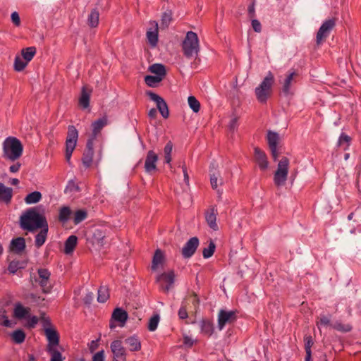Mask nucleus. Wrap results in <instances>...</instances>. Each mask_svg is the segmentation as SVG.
<instances>
[{
  "label": "nucleus",
  "mask_w": 361,
  "mask_h": 361,
  "mask_svg": "<svg viewBox=\"0 0 361 361\" xmlns=\"http://www.w3.org/2000/svg\"><path fill=\"white\" fill-rule=\"evenodd\" d=\"M192 305H194L195 308H196L200 302L199 298H197V295L195 293H192L191 295H190L188 298Z\"/></svg>",
  "instance_id": "obj_62"
},
{
  "label": "nucleus",
  "mask_w": 361,
  "mask_h": 361,
  "mask_svg": "<svg viewBox=\"0 0 361 361\" xmlns=\"http://www.w3.org/2000/svg\"><path fill=\"white\" fill-rule=\"evenodd\" d=\"M43 327L47 340V350L50 355V361H64L65 357L59 350L60 346L58 332L47 320L44 321Z\"/></svg>",
  "instance_id": "obj_1"
},
{
  "label": "nucleus",
  "mask_w": 361,
  "mask_h": 361,
  "mask_svg": "<svg viewBox=\"0 0 361 361\" xmlns=\"http://www.w3.org/2000/svg\"><path fill=\"white\" fill-rule=\"evenodd\" d=\"M98 346H99V340L92 341L88 344V348H89L90 353H93L94 350H96L97 349Z\"/></svg>",
  "instance_id": "obj_63"
},
{
  "label": "nucleus",
  "mask_w": 361,
  "mask_h": 361,
  "mask_svg": "<svg viewBox=\"0 0 361 361\" xmlns=\"http://www.w3.org/2000/svg\"><path fill=\"white\" fill-rule=\"evenodd\" d=\"M174 278H175L174 272L173 271H170L167 273H163V274H160L159 276H158L157 278V281H160L163 280V281H166V283H168V285L166 286H164L163 285H161V288L165 292H168L170 288L172 286V285L174 283Z\"/></svg>",
  "instance_id": "obj_19"
},
{
  "label": "nucleus",
  "mask_w": 361,
  "mask_h": 361,
  "mask_svg": "<svg viewBox=\"0 0 361 361\" xmlns=\"http://www.w3.org/2000/svg\"><path fill=\"white\" fill-rule=\"evenodd\" d=\"M114 327L116 326V323L118 324V326L120 327H123L128 319V312L121 308L116 307L114 308Z\"/></svg>",
  "instance_id": "obj_16"
},
{
  "label": "nucleus",
  "mask_w": 361,
  "mask_h": 361,
  "mask_svg": "<svg viewBox=\"0 0 361 361\" xmlns=\"http://www.w3.org/2000/svg\"><path fill=\"white\" fill-rule=\"evenodd\" d=\"M21 165L19 163H16L15 164H13L11 165L10 167H9V171L11 172V173H16L19 171Z\"/></svg>",
  "instance_id": "obj_64"
},
{
  "label": "nucleus",
  "mask_w": 361,
  "mask_h": 361,
  "mask_svg": "<svg viewBox=\"0 0 361 361\" xmlns=\"http://www.w3.org/2000/svg\"><path fill=\"white\" fill-rule=\"evenodd\" d=\"M109 297V290L105 286H102L98 290L97 300L99 302H105Z\"/></svg>",
  "instance_id": "obj_46"
},
{
  "label": "nucleus",
  "mask_w": 361,
  "mask_h": 361,
  "mask_svg": "<svg viewBox=\"0 0 361 361\" xmlns=\"http://www.w3.org/2000/svg\"><path fill=\"white\" fill-rule=\"evenodd\" d=\"M92 89L87 86H83L81 90V93L78 99L79 105L83 109L90 107V100L92 94Z\"/></svg>",
  "instance_id": "obj_15"
},
{
  "label": "nucleus",
  "mask_w": 361,
  "mask_h": 361,
  "mask_svg": "<svg viewBox=\"0 0 361 361\" xmlns=\"http://www.w3.org/2000/svg\"><path fill=\"white\" fill-rule=\"evenodd\" d=\"M188 102L190 108L195 113H197L200 109V103L194 96H190L188 98Z\"/></svg>",
  "instance_id": "obj_47"
},
{
  "label": "nucleus",
  "mask_w": 361,
  "mask_h": 361,
  "mask_svg": "<svg viewBox=\"0 0 361 361\" xmlns=\"http://www.w3.org/2000/svg\"><path fill=\"white\" fill-rule=\"evenodd\" d=\"M350 142V137L346 134L342 133L338 140V145L341 146L343 144H345L344 149H346L349 146Z\"/></svg>",
  "instance_id": "obj_53"
},
{
  "label": "nucleus",
  "mask_w": 361,
  "mask_h": 361,
  "mask_svg": "<svg viewBox=\"0 0 361 361\" xmlns=\"http://www.w3.org/2000/svg\"><path fill=\"white\" fill-rule=\"evenodd\" d=\"M164 78L158 75H146L145 77V82L149 86L154 87L163 80Z\"/></svg>",
  "instance_id": "obj_39"
},
{
  "label": "nucleus",
  "mask_w": 361,
  "mask_h": 361,
  "mask_svg": "<svg viewBox=\"0 0 361 361\" xmlns=\"http://www.w3.org/2000/svg\"><path fill=\"white\" fill-rule=\"evenodd\" d=\"M305 342V350L306 353L305 358H307V361L311 360L312 357V350L311 348L314 344L313 339L311 336H305L304 337Z\"/></svg>",
  "instance_id": "obj_37"
},
{
  "label": "nucleus",
  "mask_w": 361,
  "mask_h": 361,
  "mask_svg": "<svg viewBox=\"0 0 361 361\" xmlns=\"http://www.w3.org/2000/svg\"><path fill=\"white\" fill-rule=\"evenodd\" d=\"M275 79L273 73L269 71L262 82L255 88V93L257 101L265 104L272 92V86Z\"/></svg>",
  "instance_id": "obj_4"
},
{
  "label": "nucleus",
  "mask_w": 361,
  "mask_h": 361,
  "mask_svg": "<svg viewBox=\"0 0 361 361\" xmlns=\"http://www.w3.org/2000/svg\"><path fill=\"white\" fill-rule=\"evenodd\" d=\"M99 23V13L96 10L92 11L88 16L89 25L94 27L98 25Z\"/></svg>",
  "instance_id": "obj_50"
},
{
  "label": "nucleus",
  "mask_w": 361,
  "mask_h": 361,
  "mask_svg": "<svg viewBox=\"0 0 361 361\" xmlns=\"http://www.w3.org/2000/svg\"><path fill=\"white\" fill-rule=\"evenodd\" d=\"M267 138L273 159L276 161L280 154L279 151L280 143L279 135L276 132L269 130Z\"/></svg>",
  "instance_id": "obj_9"
},
{
  "label": "nucleus",
  "mask_w": 361,
  "mask_h": 361,
  "mask_svg": "<svg viewBox=\"0 0 361 361\" xmlns=\"http://www.w3.org/2000/svg\"><path fill=\"white\" fill-rule=\"evenodd\" d=\"M28 64V63L24 60L23 57L16 56L14 61V69L16 71H23Z\"/></svg>",
  "instance_id": "obj_43"
},
{
  "label": "nucleus",
  "mask_w": 361,
  "mask_h": 361,
  "mask_svg": "<svg viewBox=\"0 0 361 361\" xmlns=\"http://www.w3.org/2000/svg\"><path fill=\"white\" fill-rule=\"evenodd\" d=\"M78 244V237L74 235H70L64 243L63 252L66 255H73Z\"/></svg>",
  "instance_id": "obj_21"
},
{
  "label": "nucleus",
  "mask_w": 361,
  "mask_h": 361,
  "mask_svg": "<svg viewBox=\"0 0 361 361\" xmlns=\"http://www.w3.org/2000/svg\"><path fill=\"white\" fill-rule=\"evenodd\" d=\"M36 53V49L34 47H30L22 50V56L27 63L30 61Z\"/></svg>",
  "instance_id": "obj_40"
},
{
  "label": "nucleus",
  "mask_w": 361,
  "mask_h": 361,
  "mask_svg": "<svg viewBox=\"0 0 361 361\" xmlns=\"http://www.w3.org/2000/svg\"><path fill=\"white\" fill-rule=\"evenodd\" d=\"M78 140V131L73 126L68 127L67 136L65 142V158L68 164H71L72 154L76 147Z\"/></svg>",
  "instance_id": "obj_6"
},
{
  "label": "nucleus",
  "mask_w": 361,
  "mask_h": 361,
  "mask_svg": "<svg viewBox=\"0 0 361 361\" xmlns=\"http://www.w3.org/2000/svg\"><path fill=\"white\" fill-rule=\"evenodd\" d=\"M22 267L20 264V262L18 261H12L9 263L8 267V271L9 273L14 274L17 272V271L21 269Z\"/></svg>",
  "instance_id": "obj_52"
},
{
  "label": "nucleus",
  "mask_w": 361,
  "mask_h": 361,
  "mask_svg": "<svg viewBox=\"0 0 361 361\" xmlns=\"http://www.w3.org/2000/svg\"><path fill=\"white\" fill-rule=\"evenodd\" d=\"M164 261V255L160 249L156 250L152 259V269L155 271Z\"/></svg>",
  "instance_id": "obj_31"
},
{
  "label": "nucleus",
  "mask_w": 361,
  "mask_h": 361,
  "mask_svg": "<svg viewBox=\"0 0 361 361\" xmlns=\"http://www.w3.org/2000/svg\"><path fill=\"white\" fill-rule=\"evenodd\" d=\"M172 149H173V144L171 142L169 141V142H167V144L166 145V146L164 147V161L166 164H171V161L172 160V158H171Z\"/></svg>",
  "instance_id": "obj_45"
},
{
  "label": "nucleus",
  "mask_w": 361,
  "mask_h": 361,
  "mask_svg": "<svg viewBox=\"0 0 361 361\" xmlns=\"http://www.w3.org/2000/svg\"><path fill=\"white\" fill-rule=\"evenodd\" d=\"M72 214L71 208L68 206H63L59 209V219L63 223L67 222Z\"/></svg>",
  "instance_id": "obj_36"
},
{
  "label": "nucleus",
  "mask_w": 361,
  "mask_h": 361,
  "mask_svg": "<svg viewBox=\"0 0 361 361\" xmlns=\"http://www.w3.org/2000/svg\"><path fill=\"white\" fill-rule=\"evenodd\" d=\"M104 238V233L100 229H95L92 233V236L91 238V242L92 244H96L97 245H102L103 240Z\"/></svg>",
  "instance_id": "obj_35"
},
{
  "label": "nucleus",
  "mask_w": 361,
  "mask_h": 361,
  "mask_svg": "<svg viewBox=\"0 0 361 361\" xmlns=\"http://www.w3.org/2000/svg\"><path fill=\"white\" fill-rule=\"evenodd\" d=\"M39 229V233L35 236V245L37 247H39L44 244L47 237L49 226L48 225H45V226L42 227Z\"/></svg>",
  "instance_id": "obj_28"
},
{
  "label": "nucleus",
  "mask_w": 361,
  "mask_h": 361,
  "mask_svg": "<svg viewBox=\"0 0 361 361\" xmlns=\"http://www.w3.org/2000/svg\"><path fill=\"white\" fill-rule=\"evenodd\" d=\"M201 334L207 337H210L214 331V327L213 322L209 319H202L200 323Z\"/></svg>",
  "instance_id": "obj_20"
},
{
  "label": "nucleus",
  "mask_w": 361,
  "mask_h": 361,
  "mask_svg": "<svg viewBox=\"0 0 361 361\" xmlns=\"http://www.w3.org/2000/svg\"><path fill=\"white\" fill-rule=\"evenodd\" d=\"M199 245V240L197 237L191 238L182 248V255L185 258L192 257Z\"/></svg>",
  "instance_id": "obj_14"
},
{
  "label": "nucleus",
  "mask_w": 361,
  "mask_h": 361,
  "mask_svg": "<svg viewBox=\"0 0 361 361\" xmlns=\"http://www.w3.org/2000/svg\"><path fill=\"white\" fill-rule=\"evenodd\" d=\"M20 226L30 232H34L48 225L45 216L37 208H30L25 211L20 219Z\"/></svg>",
  "instance_id": "obj_2"
},
{
  "label": "nucleus",
  "mask_w": 361,
  "mask_h": 361,
  "mask_svg": "<svg viewBox=\"0 0 361 361\" xmlns=\"http://www.w3.org/2000/svg\"><path fill=\"white\" fill-rule=\"evenodd\" d=\"M149 71L162 78L166 75L165 66L161 63H154L149 67Z\"/></svg>",
  "instance_id": "obj_33"
},
{
  "label": "nucleus",
  "mask_w": 361,
  "mask_h": 361,
  "mask_svg": "<svg viewBox=\"0 0 361 361\" xmlns=\"http://www.w3.org/2000/svg\"><path fill=\"white\" fill-rule=\"evenodd\" d=\"M125 343L130 351H139L141 349V343L135 336L128 338Z\"/></svg>",
  "instance_id": "obj_32"
},
{
  "label": "nucleus",
  "mask_w": 361,
  "mask_h": 361,
  "mask_svg": "<svg viewBox=\"0 0 361 361\" xmlns=\"http://www.w3.org/2000/svg\"><path fill=\"white\" fill-rule=\"evenodd\" d=\"M219 176V173H213L210 176V182L213 189H216L218 187V178Z\"/></svg>",
  "instance_id": "obj_57"
},
{
  "label": "nucleus",
  "mask_w": 361,
  "mask_h": 361,
  "mask_svg": "<svg viewBox=\"0 0 361 361\" xmlns=\"http://www.w3.org/2000/svg\"><path fill=\"white\" fill-rule=\"evenodd\" d=\"M25 319L27 320L26 326L30 328L34 327L38 322V319L36 316H30L29 314L28 317Z\"/></svg>",
  "instance_id": "obj_56"
},
{
  "label": "nucleus",
  "mask_w": 361,
  "mask_h": 361,
  "mask_svg": "<svg viewBox=\"0 0 361 361\" xmlns=\"http://www.w3.org/2000/svg\"><path fill=\"white\" fill-rule=\"evenodd\" d=\"M30 314V309L23 306L21 304H16L13 309V315L16 318L19 319H25L28 317Z\"/></svg>",
  "instance_id": "obj_26"
},
{
  "label": "nucleus",
  "mask_w": 361,
  "mask_h": 361,
  "mask_svg": "<svg viewBox=\"0 0 361 361\" xmlns=\"http://www.w3.org/2000/svg\"><path fill=\"white\" fill-rule=\"evenodd\" d=\"M289 159L283 157L278 163L277 169L274 175V182L277 187L285 185L288 173Z\"/></svg>",
  "instance_id": "obj_7"
},
{
  "label": "nucleus",
  "mask_w": 361,
  "mask_h": 361,
  "mask_svg": "<svg viewBox=\"0 0 361 361\" xmlns=\"http://www.w3.org/2000/svg\"><path fill=\"white\" fill-rule=\"evenodd\" d=\"M11 18L12 22L16 26L20 25V16H19L18 13L16 11H14V12H13L11 13Z\"/></svg>",
  "instance_id": "obj_61"
},
{
  "label": "nucleus",
  "mask_w": 361,
  "mask_h": 361,
  "mask_svg": "<svg viewBox=\"0 0 361 361\" xmlns=\"http://www.w3.org/2000/svg\"><path fill=\"white\" fill-rule=\"evenodd\" d=\"M146 94L149 97V98L151 100L156 103L157 108L159 111L161 115L164 118H167L169 116V110L168 108V105L166 102L164 101V99L159 95L151 91L147 92Z\"/></svg>",
  "instance_id": "obj_11"
},
{
  "label": "nucleus",
  "mask_w": 361,
  "mask_h": 361,
  "mask_svg": "<svg viewBox=\"0 0 361 361\" xmlns=\"http://www.w3.org/2000/svg\"><path fill=\"white\" fill-rule=\"evenodd\" d=\"M330 325L332 326L330 319L324 315L322 316L319 318V320L317 322V326L318 328H319L320 326H327Z\"/></svg>",
  "instance_id": "obj_54"
},
{
  "label": "nucleus",
  "mask_w": 361,
  "mask_h": 361,
  "mask_svg": "<svg viewBox=\"0 0 361 361\" xmlns=\"http://www.w3.org/2000/svg\"><path fill=\"white\" fill-rule=\"evenodd\" d=\"M238 118L235 117L231 118V120L230 121L229 124H228V128H229L230 131L234 132L238 128Z\"/></svg>",
  "instance_id": "obj_58"
},
{
  "label": "nucleus",
  "mask_w": 361,
  "mask_h": 361,
  "mask_svg": "<svg viewBox=\"0 0 361 361\" xmlns=\"http://www.w3.org/2000/svg\"><path fill=\"white\" fill-rule=\"evenodd\" d=\"M11 336L13 339V341L18 344L22 343L25 338V334L21 329H18L14 331L11 334Z\"/></svg>",
  "instance_id": "obj_42"
},
{
  "label": "nucleus",
  "mask_w": 361,
  "mask_h": 361,
  "mask_svg": "<svg viewBox=\"0 0 361 361\" xmlns=\"http://www.w3.org/2000/svg\"><path fill=\"white\" fill-rule=\"evenodd\" d=\"M172 21V12L169 11L164 12L161 16V27L167 28Z\"/></svg>",
  "instance_id": "obj_41"
},
{
  "label": "nucleus",
  "mask_w": 361,
  "mask_h": 361,
  "mask_svg": "<svg viewBox=\"0 0 361 361\" xmlns=\"http://www.w3.org/2000/svg\"><path fill=\"white\" fill-rule=\"evenodd\" d=\"M25 247V242L23 238H17L13 239L11 242L10 248L12 251L19 253L22 252Z\"/></svg>",
  "instance_id": "obj_29"
},
{
  "label": "nucleus",
  "mask_w": 361,
  "mask_h": 361,
  "mask_svg": "<svg viewBox=\"0 0 361 361\" xmlns=\"http://www.w3.org/2000/svg\"><path fill=\"white\" fill-rule=\"evenodd\" d=\"M42 193L39 191H34L27 194L25 197V202L27 204H33L39 202L42 200Z\"/></svg>",
  "instance_id": "obj_34"
},
{
  "label": "nucleus",
  "mask_w": 361,
  "mask_h": 361,
  "mask_svg": "<svg viewBox=\"0 0 361 361\" xmlns=\"http://www.w3.org/2000/svg\"><path fill=\"white\" fill-rule=\"evenodd\" d=\"M298 75V73L295 71L290 73L285 78L283 82L282 92L284 95L288 96L292 94L290 91V87L293 82V79Z\"/></svg>",
  "instance_id": "obj_24"
},
{
  "label": "nucleus",
  "mask_w": 361,
  "mask_h": 361,
  "mask_svg": "<svg viewBox=\"0 0 361 361\" xmlns=\"http://www.w3.org/2000/svg\"><path fill=\"white\" fill-rule=\"evenodd\" d=\"M158 155L152 150H149L146 156L145 161V171L147 173H153L157 171V162Z\"/></svg>",
  "instance_id": "obj_12"
},
{
  "label": "nucleus",
  "mask_w": 361,
  "mask_h": 361,
  "mask_svg": "<svg viewBox=\"0 0 361 361\" xmlns=\"http://www.w3.org/2000/svg\"><path fill=\"white\" fill-rule=\"evenodd\" d=\"M254 154L255 161L260 169L262 171L266 170L269 164L266 154L258 147L255 148Z\"/></svg>",
  "instance_id": "obj_17"
},
{
  "label": "nucleus",
  "mask_w": 361,
  "mask_h": 361,
  "mask_svg": "<svg viewBox=\"0 0 361 361\" xmlns=\"http://www.w3.org/2000/svg\"><path fill=\"white\" fill-rule=\"evenodd\" d=\"M114 361H126V349L120 341H114Z\"/></svg>",
  "instance_id": "obj_23"
},
{
  "label": "nucleus",
  "mask_w": 361,
  "mask_h": 361,
  "mask_svg": "<svg viewBox=\"0 0 361 361\" xmlns=\"http://www.w3.org/2000/svg\"><path fill=\"white\" fill-rule=\"evenodd\" d=\"M23 145L16 137L9 136L2 142V157L7 160L14 161L23 154Z\"/></svg>",
  "instance_id": "obj_3"
},
{
  "label": "nucleus",
  "mask_w": 361,
  "mask_h": 361,
  "mask_svg": "<svg viewBox=\"0 0 361 361\" xmlns=\"http://www.w3.org/2000/svg\"><path fill=\"white\" fill-rule=\"evenodd\" d=\"M38 275L39 279H36V281L39 283L44 292H48L49 290L48 286L49 279L50 277L49 271L44 269H39L38 270Z\"/></svg>",
  "instance_id": "obj_18"
},
{
  "label": "nucleus",
  "mask_w": 361,
  "mask_h": 361,
  "mask_svg": "<svg viewBox=\"0 0 361 361\" xmlns=\"http://www.w3.org/2000/svg\"><path fill=\"white\" fill-rule=\"evenodd\" d=\"M215 243L211 240L207 247L204 248L202 250V255L204 258L207 259L212 257L215 251Z\"/></svg>",
  "instance_id": "obj_49"
},
{
  "label": "nucleus",
  "mask_w": 361,
  "mask_h": 361,
  "mask_svg": "<svg viewBox=\"0 0 361 361\" xmlns=\"http://www.w3.org/2000/svg\"><path fill=\"white\" fill-rule=\"evenodd\" d=\"M16 323L8 319L6 310L4 308H0V325L11 328Z\"/></svg>",
  "instance_id": "obj_38"
},
{
  "label": "nucleus",
  "mask_w": 361,
  "mask_h": 361,
  "mask_svg": "<svg viewBox=\"0 0 361 361\" xmlns=\"http://www.w3.org/2000/svg\"><path fill=\"white\" fill-rule=\"evenodd\" d=\"M252 27L253 30L257 32H260L262 30V25L260 22L258 20L252 19Z\"/></svg>",
  "instance_id": "obj_60"
},
{
  "label": "nucleus",
  "mask_w": 361,
  "mask_h": 361,
  "mask_svg": "<svg viewBox=\"0 0 361 361\" xmlns=\"http://www.w3.org/2000/svg\"><path fill=\"white\" fill-rule=\"evenodd\" d=\"M217 214L218 212L215 206L210 207L205 211L204 213L205 220L207 223V225L210 228L215 231L219 230V226L216 224Z\"/></svg>",
  "instance_id": "obj_13"
},
{
  "label": "nucleus",
  "mask_w": 361,
  "mask_h": 361,
  "mask_svg": "<svg viewBox=\"0 0 361 361\" xmlns=\"http://www.w3.org/2000/svg\"><path fill=\"white\" fill-rule=\"evenodd\" d=\"M108 124V119L106 116L99 118L92 123V139H94L100 133L101 130Z\"/></svg>",
  "instance_id": "obj_22"
},
{
  "label": "nucleus",
  "mask_w": 361,
  "mask_h": 361,
  "mask_svg": "<svg viewBox=\"0 0 361 361\" xmlns=\"http://www.w3.org/2000/svg\"><path fill=\"white\" fill-rule=\"evenodd\" d=\"M92 361H104V350H100L96 353L92 357Z\"/></svg>",
  "instance_id": "obj_59"
},
{
  "label": "nucleus",
  "mask_w": 361,
  "mask_h": 361,
  "mask_svg": "<svg viewBox=\"0 0 361 361\" xmlns=\"http://www.w3.org/2000/svg\"><path fill=\"white\" fill-rule=\"evenodd\" d=\"M94 151L92 148V142L89 140L87 145V150L82 157V164L85 167L88 168L92 165L93 160Z\"/></svg>",
  "instance_id": "obj_25"
},
{
  "label": "nucleus",
  "mask_w": 361,
  "mask_h": 361,
  "mask_svg": "<svg viewBox=\"0 0 361 361\" xmlns=\"http://www.w3.org/2000/svg\"><path fill=\"white\" fill-rule=\"evenodd\" d=\"M159 322V316L158 314H155L152 316L149 321L148 323V329L150 331H154L157 329L158 324Z\"/></svg>",
  "instance_id": "obj_51"
},
{
  "label": "nucleus",
  "mask_w": 361,
  "mask_h": 361,
  "mask_svg": "<svg viewBox=\"0 0 361 361\" xmlns=\"http://www.w3.org/2000/svg\"><path fill=\"white\" fill-rule=\"evenodd\" d=\"M147 37L152 47L157 46L158 42V24L157 22H154L153 30L150 29L147 32Z\"/></svg>",
  "instance_id": "obj_27"
},
{
  "label": "nucleus",
  "mask_w": 361,
  "mask_h": 361,
  "mask_svg": "<svg viewBox=\"0 0 361 361\" xmlns=\"http://www.w3.org/2000/svg\"><path fill=\"white\" fill-rule=\"evenodd\" d=\"M335 25L334 19H329L323 23L317 33L316 42L317 45L322 44L327 38Z\"/></svg>",
  "instance_id": "obj_8"
},
{
  "label": "nucleus",
  "mask_w": 361,
  "mask_h": 361,
  "mask_svg": "<svg viewBox=\"0 0 361 361\" xmlns=\"http://www.w3.org/2000/svg\"><path fill=\"white\" fill-rule=\"evenodd\" d=\"M87 216V213L85 209L77 210L74 213L73 222L75 224H78L84 221Z\"/></svg>",
  "instance_id": "obj_44"
},
{
  "label": "nucleus",
  "mask_w": 361,
  "mask_h": 361,
  "mask_svg": "<svg viewBox=\"0 0 361 361\" xmlns=\"http://www.w3.org/2000/svg\"><path fill=\"white\" fill-rule=\"evenodd\" d=\"M13 190L11 188L5 186L3 183H0V200L6 203L10 202L12 197Z\"/></svg>",
  "instance_id": "obj_30"
},
{
  "label": "nucleus",
  "mask_w": 361,
  "mask_h": 361,
  "mask_svg": "<svg viewBox=\"0 0 361 361\" xmlns=\"http://www.w3.org/2000/svg\"><path fill=\"white\" fill-rule=\"evenodd\" d=\"M236 311H226L221 310L218 314V328L222 330L226 324L235 322L237 319Z\"/></svg>",
  "instance_id": "obj_10"
},
{
  "label": "nucleus",
  "mask_w": 361,
  "mask_h": 361,
  "mask_svg": "<svg viewBox=\"0 0 361 361\" xmlns=\"http://www.w3.org/2000/svg\"><path fill=\"white\" fill-rule=\"evenodd\" d=\"M333 329L341 331L349 332L352 330V326L349 324H343L340 322H336L332 325Z\"/></svg>",
  "instance_id": "obj_48"
},
{
  "label": "nucleus",
  "mask_w": 361,
  "mask_h": 361,
  "mask_svg": "<svg viewBox=\"0 0 361 361\" xmlns=\"http://www.w3.org/2000/svg\"><path fill=\"white\" fill-rule=\"evenodd\" d=\"M182 48L183 54L187 58H191L197 55L199 51L197 35L192 31L188 32L182 43Z\"/></svg>",
  "instance_id": "obj_5"
},
{
  "label": "nucleus",
  "mask_w": 361,
  "mask_h": 361,
  "mask_svg": "<svg viewBox=\"0 0 361 361\" xmlns=\"http://www.w3.org/2000/svg\"><path fill=\"white\" fill-rule=\"evenodd\" d=\"M186 302H183L178 311V317L181 319H186L188 317V312L186 309Z\"/></svg>",
  "instance_id": "obj_55"
}]
</instances>
